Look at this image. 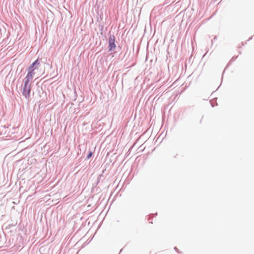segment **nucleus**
Here are the masks:
<instances>
[{
    "mask_svg": "<svg viewBox=\"0 0 254 254\" xmlns=\"http://www.w3.org/2000/svg\"><path fill=\"white\" fill-rule=\"evenodd\" d=\"M36 64H38V60H36L33 63H32V64L29 67L28 72L24 79L25 81H27L28 82H29V81L32 80L33 76L35 74L34 72V70L35 69V68H34V66Z\"/></svg>",
    "mask_w": 254,
    "mask_h": 254,
    "instance_id": "1",
    "label": "nucleus"
},
{
    "mask_svg": "<svg viewBox=\"0 0 254 254\" xmlns=\"http://www.w3.org/2000/svg\"><path fill=\"white\" fill-rule=\"evenodd\" d=\"M31 91V85L29 82L27 81L24 82V86L23 88V94L26 98H29Z\"/></svg>",
    "mask_w": 254,
    "mask_h": 254,
    "instance_id": "2",
    "label": "nucleus"
},
{
    "mask_svg": "<svg viewBox=\"0 0 254 254\" xmlns=\"http://www.w3.org/2000/svg\"><path fill=\"white\" fill-rule=\"evenodd\" d=\"M92 155V152H90L87 156V158L88 159H89Z\"/></svg>",
    "mask_w": 254,
    "mask_h": 254,
    "instance_id": "4",
    "label": "nucleus"
},
{
    "mask_svg": "<svg viewBox=\"0 0 254 254\" xmlns=\"http://www.w3.org/2000/svg\"><path fill=\"white\" fill-rule=\"evenodd\" d=\"M114 36H110L109 39V50L112 51L116 48Z\"/></svg>",
    "mask_w": 254,
    "mask_h": 254,
    "instance_id": "3",
    "label": "nucleus"
}]
</instances>
